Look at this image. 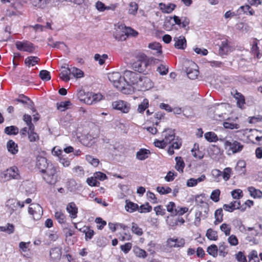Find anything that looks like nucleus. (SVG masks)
Segmentation results:
<instances>
[{
  "mask_svg": "<svg viewBox=\"0 0 262 262\" xmlns=\"http://www.w3.org/2000/svg\"><path fill=\"white\" fill-rule=\"evenodd\" d=\"M109 80L114 86L120 90L124 94H129L132 90L130 88L126 87L127 85L126 79L122 77L119 72H113L108 74Z\"/></svg>",
  "mask_w": 262,
  "mask_h": 262,
  "instance_id": "1",
  "label": "nucleus"
},
{
  "mask_svg": "<svg viewBox=\"0 0 262 262\" xmlns=\"http://www.w3.org/2000/svg\"><path fill=\"white\" fill-rule=\"evenodd\" d=\"M58 167L50 164L47 170L42 172L45 173L43 179L49 184L54 185L59 181V177L57 174Z\"/></svg>",
  "mask_w": 262,
  "mask_h": 262,
  "instance_id": "2",
  "label": "nucleus"
},
{
  "mask_svg": "<svg viewBox=\"0 0 262 262\" xmlns=\"http://www.w3.org/2000/svg\"><path fill=\"white\" fill-rule=\"evenodd\" d=\"M138 32L130 27H126L123 25L118 26V29L114 33V36L118 40L124 41L129 35L136 36Z\"/></svg>",
  "mask_w": 262,
  "mask_h": 262,
  "instance_id": "3",
  "label": "nucleus"
},
{
  "mask_svg": "<svg viewBox=\"0 0 262 262\" xmlns=\"http://www.w3.org/2000/svg\"><path fill=\"white\" fill-rule=\"evenodd\" d=\"M20 178L18 168L16 166H12L0 174V181L5 182L12 179L18 180Z\"/></svg>",
  "mask_w": 262,
  "mask_h": 262,
  "instance_id": "4",
  "label": "nucleus"
},
{
  "mask_svg": "<svg viewBox=\"0 0 262 262\" xmlns=\"http://www.w3.org/2000/svg\"><path fill=\"white\" fill-rule=\"evenodd\" d=\"M123 77L126 79L127 85L126 86L132 84H138L143 80L139 74L128 70L124 71Z\"/></svg>",
  "mask_w": 262,
  "mask_h": 262,
  "instance_id": "5",
  "label": "nucleus"
},
{
  "mask_svg": "<svg viewBox=\"0 0 262 262\" xmlns=\"http://www.w3.org/2000/svg\"><path fill=\"white\" fill-rule=\"evenodd\" d=\"M224 146L226 149L229 147L228 151H231L233 154L241 151L243 148V145L241 143L233 140L225 141Z\"/></svg>",
  "mask_w": 262,
  "mask_h": 262,
  "instance_id": "6",
  "label": "nucleus"
},
{
  "mask_svg": "<svg viewBox=\"0 0 262 262\" xmlns=\"http://www.w3.org/2000/svg\"><path fill=\"white\" fill-rule=\"evenodd\" d=\"M15 45L17 50L21 51L32 53L35 49L33 44L27 40L23 41H17L16 42Z\"/></svg>",
  "mask_w": 262,
  "mask_h": 262,
  "instance_id": "7",
  "label": "nucleus"
},
{
  "mask_svg": "<svg viewBox=\"0 0 262 262\" xmlns=\"http://www.w3.org/2000/svg\"><path fill=\"white\" fill-rule=\"evenodd\" d=\"M102 98L103 96L100 93H88L86 94L85 97H84V99L83 100L84 103L89 105H92L100 101Z\"/></svg>",
  "mask_w": 262,
  "mask_h": 262,
  "instance_id": "8",
  "label": "nucleus"
},
{
  "mask_svg": "<svg viewBox=\"0 0 262 262\" xmlns=\"http://www.w3.org/2000/svg\"><path fill=\"white\" fill-rule=\"evenodd\" d=\"M145 56L142 55L141 58L134 62L132 64L133 69L139 73L145 71L148 63L145 59Z\"/></svg>",
  "mask_w": 262,
  "mask_h": 262,
  "instance_id": "9",
  "label": "nucleus"
},
{
  "mask_svg": "<svg viewBox=\"0 0 262 262\" xmlns=\"http://www.w3.org/2000/svg\"><path fill=\"white\" fill-rule=\"evenodd\" d=\"M113 108L119 110L123 113H127L130 110V104L122 100H118L112 103Z\"/></svg>",
  "mask_w": 262,
  "mask_h": 262,
  "instance_id": "10",
  "label": "nucleus"
},
{
  "mask_svg": "<svg viewBox=\"0 0 262 262\" xmlns=\"http://www.w3.org/2000/svg\"><path fill=\"white\" fill-rule=\"evenodd\" d=\"M172 17L174 21V25H177L187 31L189 30L188 25L190 23V20L188 17L182 16L180 18L177 15H174Z\"/></svg>",
  "mask_w": 262,
  "mask_h": 262,
  "instance_id": "11",
  "label": "nucleus"
},
{
  "mask_svg": "<svg viewBox=\"0 0 262 262\" xmlns=\"http://www.w3.org/2000/svg\"><path fill=\"white\" fill-rule=\"evenodd\" d=\"M162 136L164 138L163 139L167 145L175 140L174 130L169 128L166 129L162 132Z\"/></svg>",
  "mask_w": 262,
  "mask_h": 262,
  "instance_id": "12",
  "label": "nucleus"
},
{
  "mask_svg": "<svg viewBox=\"0 0 262 262\" xmlns=\"http://www.w3.org/2000/svg\"><path fill=\"white\" fill-rule=\"evenodd\" d=\"M31 206L29 207V213L33 216L35 220H37L40 217V212H42L41 207L38 204H31Z\"/></svg>",
  "mask_w": 262,
  "mask_h": 262,
  "instance_id": "13",
  "label": "nucleus"
},
{
  "mask_svg": "<svg viewBox=\"0 0 262 262\" xmlns=\"http://www.w3.org/2000/svg\"><path fill=\"white\" fill-rule=\"evenodd\" d=\"M190 65L191 66V68H186V73L189 79H195L198 77L199 74V71L195 69L197 66L192 61H190Z\"/></svg>",
  "mask_w": 262,
  "mask_h": 262,
  "instance_id": "14",
  "label": "nucleus"
},
{
  "mask_svg": "<svg viewBox=\"0 0 262 262\" xmlns=\"http://www.w3.org/2000/svg\"><path fill=\"white\" fill-rule=\"evenodd\" d=\"M223 208L225 210L232 212L234 210L241 208V202L239 200H235L230 202L229 204H224Z\"/></svg>",
  "mask_w": 262,
  "mask_h": 262,
  "instance_id": "15",
  "label": "nucleus"
},
{
  "mask_svg": "<svg viewBox=\"0 0 262 262\" xmlns=\"http://www.w3.org/2000/svg\"><path fill=\"white\" fill-rule=\"evenodd\" d=\"M50 165L47 163L46 158L42 157L37 158L36 166L40 170L41 173L44 172Z\"/></svg>",
  "mask_w": 262,
  "mask_h": 262,
  "instance_id": "16",
  "label": "nucleus"
},
{
  "mask_svg": "<svg viewBox=\"0 0 262 262\" xmlns=\"http://www.w3.org/2000/svg\"><path fill=\"white\" fill-rule=\"evenodd\" d=\"M66 209L71 218L75 219L77 217L78 208L74 202L69 203L67 206Z\"/></svg>",
  "mask_w": 262,
  "mask_h": 262,
  "instance_id": "17",
  "label": "nucleus"
},
{
  "mask_svg": "<svg viewBox=\"0 0 262 262\" xmlns=\"http://www.w3.org/2000/svg\"><path fill=\"white\" fill-rule=\"evenodd\" d=\"M173 41H174V46L177 49H184L186 47V40L183 36L174 37Z\"/></svg>",
  "mask_w": 262,
  "mask_h": 262,
  "instance_id": "18",
  "label": "nucleus"
},
{
  "mask_svg": "<svg viewBox=\"0 0 262 262\" xmlns=\"http://www.w3.org/2000/svg\"><path fill=\"white\" fill-rule=\"evenodd\" d=\"M159 6L160 9L162 11L163 13L167 14L172 12V11L174 10L176 7V5L175 4L171 3L168 4V5H166L164 3H160L159 4Z\"/></svg>",
  "mask_w": 262,
  "mask_h": 262,
  "instance_id": "19",
  "label": "nucleus"
},
{
  "mask_svg": "<svg viewBox=\"0 0 262 262\" xmlns=\"http://www.w3.org/2000/svg\"><path fill=\"white\" fill-rule=\"evenodd\" d=\"M33 6L39 9H45L51 2V0H31Z\"/></svg>",
  "mask_w": 262,
  "mask_h": 262,
  "instance_id": "20",
  "label": "nucleus"
},
{
  "mask_svg": "<svg viewBox=\"0 0 262 262\" xmlns=\"http://www.w3.org/2000/svg\"><path fill=\"white\" fill-rule=\"evenodd\" d=\"M18 204H19V201L14 199H11L6 202V206L10 210L9 211L10 214H12L16 209Z\"/></svg>",
  "mask_w": 262,
  "mask_h": 262,
  "instance_id": "21",
  "label": "nucleus"
},
{
  "mask_svg": "<svg viewBox=\"0 0 262 262\" xmlns=\"http://www.w3.org/2000/svg\"><path fill=\"white\" fill-rule=\"evenodd\" d=\"M233 97L236 100L237 106L240 108H243L245 104L244 96L241 93L236 91Z\"/></svg>",
  "mask_w": 262,
  "mask_h": 262,
  "instance_id": "22",
  "label": "nucleus"
},
{
  "mask_svg": "<svg viewBox=\"0 0 262 262\" xmlns=\"http://www.w3.org/2000/svg\"><path fill=\"white\" fill-rule=\"evenodd\" d=\"M61 253V251L59 248H52L50 252V257L53 261H57L60 259Z\"/></svg>",
  "mask_w": 262,
  "mask_h": 262,
  "instance_id": "23",
  "label": "nucleus"
},
{
  "mask_svg": "<svg viewBox=\"0 0 262 262\" xmlns=\"http://www.w3.org/2000/svg\"><path fill=\"white\" fill-rule=\"evenodd\" d=\"M204 197V194L196 195L195 197V202L198 205H200L201 206L204 207L205 208L204 212L207 213L209 210V208L208 204L206 203L203 199Z\"/></svg>",
  "mask_w": 262,
  "mask_h": 262,
  "instance_id": "24",
  "label": "nucleus"
},
{
  "mask_svg": "<svg viewBox=\"0 0 262 262\" xmlns=\"http://www.w3.org/2000/svg\"><path fill=\"white\" fill-rule=\"evenodd\" d=\"M7 148L8 151L13 155L16 154L18 151L17 144L12 140H10L7 142Z\"/></svg>",
  "mask_w": 262,
  "mask_h": 262,
  "instance_id": "25",
  "label": "nucleus"
},
{
  "mask_svg": "<svg viewBox=\"0 0 262 262\" xmlns=\"http://www.w3.org/2000/svg\"><path fill=\"white\" fill-rule=\"evenodd\" d=\"M246 163L244 160H239L237 162L235 167V170L239 174H245L246 172Z\"/></svg>",
  "mask_w": 262,
  "mask_h": 262,
  "instance_id": "26",
  "label": "nucleus"
},
{
  "mask_svg": "<svg viewBox=\"0 0 262 262\" xmlns=\"http://www.w3.org/2000/svg\"><path fill=\"white\" fill-rule=\"evenodd\" d=\"M40 59L37 56H29L27 57L25 60V64L29 67L31 66H34L36 64L38 63Z\"/></svg>",
  "mask_w": 262,
  "mask_h": 262,
  "instance_id": "27",
  "label": "nucleus"
},
{
  "mask_svg": "<svg viewBox=\"0 0 262 262\" xmlns=\"http://www.w3.org/2000/svg\"><path fill=\"white\" fill-rule=\"evenodd\" d=\"M80 230L85 234L86 241L91 239L94 234V230L88 226L84 227L82 229H80Z\"/></svg>",
  "mask_w": 262,
  "mask_h": 262,
  "instance_id": "28",
  "label": "nucleus"
},
{
  "mask_svg": "<svg viewBox=\"0 0 262 262\" xmlns=\"http://www.w3.org/2000/svg\"><path fill=\"white\" fill-rule=\"evenodd\" d=\"M229 51V46H228L227 40L222 41L219 48V54L221 55H226Z\"/></svg>",
  "mask_w": 262,
  "mask_h": 262,
  "instance_id": "29",
  "label": "nucleus"
},
{
  "mask_svg": "<svg viewBox=\"0 0 262 262\" xmlns=\"http://www.w3.org/2000/svg\"><path fill=\"white\" fill-rule=\"evenodd\" d=\"M71 105L72 104L70 101H61L56 103V107L58 111L63 112L68 109Z\"/></svg>",
  "mask_w": 262,
  "mask_h": 262,
  "instance_id": "30",
  "label": "nucleus"
},
{
  "mask_svg": "<svg viewBox=\"0 0 262 262\" xmlns=\"http://www.w3.org/2000/svg\"><path fill=\"white\" fill-rule=\"evenodd\" d=\"M64 69L60 74V77L62 80L68 82L70 80V75L71 73V69L69 68L62 67Z\"/></svg>",
  "mask_w": 262,
  "mask_h": 262,
  "instance_id": "31",
  "label": "nucleus"
},
{
  "mask_svg": "<svg viewBox=\"0 0 262 262\" xmlns=\"http://www.w3.org/2000/svg\"><path fill=\"white\" fill-rule=\"evenodd\" d=\"M223 209L222 208H219L217 209L214 213V217H215V221L214 222V224L216 225L218 224L221 223L223 220Z\"/></svg>",
  "mask_w": 262,
  "mask_h": 262,
  "instance_id": "32",
  "label": "nucleus"
},
{
  "mask_svg": "<svg viewBox=\"0 0 262 262\" xmlns=\"http://www.w3.org/2000/svg\"><path fill=\"white\" fill-rule=\"evenodd\" d=\"M150 153L148 150L146 149H141L136 154V158L140 160H144L147 158L148 155Z\"/></svg>",
  "mask_w": 262,
  "mask_h": 262,
  "instance_id": "33",
  "label": "nucleus"
},
{
  "mask_svg": "<svg viewBox=\"0 0 262 262\" xmlns=\"http://www.w3.org/2000/svg\"><path fill=\"white\" fill-rule=\"evenodd\" d=\"M35 128H29L28 130V139L31 142H36L39 140V137L38 134L34 132Z\"/></svg>",
  "mask_w": 262,
  "mask_h": 262,
  "instance_id": "34",
  "label": "nucleus"
},
{
  "mask_svg": "<svg viewBox=\"0 0 262 262\" xmlns=\"http://www.w3.org/2000/svg\"><path fill=\"white\" fill-rule=\"evenodd\" d=\"M176 161V165L175 166V168L179 171L183 172V169L185 167V163L182 159V158L180 157H177L175 158Z\"/></svg>",
  "mask_w": 262,
  "mask_h": 262,
  "instance_id": "35",
  "label": "nucleus"
},
{
  "mask_svg": "<svg viewBox=\"0 0 262 262\" xmlns=\"http://www.w3.org/2000/svg\"><path fill=\"white\" fill-rule=\"evenodd\" d=\"M204 136L205 138L210 142H215L218 140V137L214 132H207L205 134Z\"/></svg>",
  "mask_w": 262,
  "mask_h": 262,
  "instance_id": "36",
  "label": "nucleus"
},
{
  "mask_svg": "<svg viewBox=\"0 0 262 262\" xmlns=\"http://www.w3.org/2000/svg\"><path fill=\"white\" fill-rule=\"evenodd\" d=\"M206 236L211 241H216L218 238L217 232L211 228L207 230Z\"/></svg>",
  "mask_w": 262,
  "mask_h": 262,
  "instance_id": "37",
  "label": "nucleus"
},
{
  "mask_svg": "<svg viewBox=\"0 0 262 262\" xmlns=\"http://www.w3.org/2000/svg\"><path fill=\"white\" fill-rule=\"evenodd\" d=\"M172 17L169 16L166 17L163 25V28L166 31H170L172 29L174 24L172 22Z\"/></svg>",
  "mask_w": 262,
  "mask_h": 262,
  "instance_id": "38",
  "label": "nucleus"
},
{
  "mask_svg": "<svg viewBox=\"0 0 262 262\" xmlns=\"http://www.w3.org/2000/svg\"><path fill=\"white\" fill-rule=\"evenodd\" d=\"M228 247V245L225 242L220 243L218 249L220 255L225 257L228 253L227 251H226Z\"/></svg>",
  "mask_w": 262,
  "mask_h": 262,
  "instance_id": "39",
  "label": "nucleus"
},
{
  "mask_svg": "<svg viewBox=\"0 0 262 262\" xmlns=\"http://www.w3.org/2000/svg\"><path fill=\"white\" fill-rule=\"evenodd\" d=\"M217 251L218 248L216 245H211L207 248V252L208 253L212 256L214 257H215L217 255Z\"/></svg>",
  "mask_w": 262,
  "mask_h": 262,
  "instance_id": "40",
  "label": "nucleus"
},
{
  "mask_svg": "<svg viewBox=\"0 0 262 262\" xmlns=\"http://www.w3.org/2000/svg\"><path fill=\"white\" fill-rule=\"evenodd\" d=\"M5 133L9 135H15L18 133V128L15 126H7L5 128Z\"/></svg>",
  "mask_w": 262,
  "mask_h": 262,
  "instance_id": "41",
  "label": "nucleus"
},
{
  "mask_svg": "<svg viewBox=\"0 0 262 262\" xmlns=\"http://www.w3.org/2000/svg\"><path fill=\"white\" fill-rule=\"evenodd\" d=\"M167 211L171 213V215H177V209L176 204L173 202H170L166 206Z\"/></svg>",
  "mask_w": 262,
  "mask_h": 262,
  "instance_id": "42",
  "label": "nucleus"
},
{
  "mask_svg": "<svg viewBox=\"0 0 262 262\" xmlns=\"http://www.w3.org/2000/svg\"><path fill=\"white\" fill-rule=\"evenodd\" d=\"M248 190L251 195L253 196L254 198H260L262 197V192L259 190L256 189L253 187H249Z\"/></svg>",
  "mask_w": 262,
  "mask_h": 262,
  "instance_id": "43",
  "label": "nucleus"
},
{
  "mask_svg": "<svg viewBox=\"0 0 262 262\" xmlns=\"http://www.w3.org/2000/svg\"><path fill=\"white\" fill-rule=\"evenodd\" d=\"M125 209L127 211L133 212L137 210H138V205L137 204L132 202H127L125 205Z\"/></svg>",
  "mask_w": 262,
  "mask_h": 262,
  "instance_id": "44",
  "label": "nucleus"
},
{
  "mask_svg": "<svg viewBox=\"0 0 262 262\" xmlns=\"http://www.w3.org/2000/svg\"><path fill=\"white\" fill-rule=\"evenodd\" d=\"M148 48L155 50L157 55H160L162 53L161 46L158 42L150 43L148 45Z\"/></svg>",
  "mask_w": 262,
  "mask_h": 262,
  "instance_id": "45",
  "label": "nucleus"
},
{
  "mask_svg": "<svg viewBox=\"0 0 262 262\" xmlns=\"http://www.w3.org/2000/svg\"><path fill=\"white\" fill-rule=\"evenodd\" d=\"M152 207L149 205L148 203H146L145 204L142 205L138 207V211L140 213L149 212L151 211Z\"/></svg>",
  "mask_w": 262,
  "mask_h": 262,
  "instance_id": "46",
  "label": "nucleus"
},
{
  "mask_svg": "<svg viewBox=\"0 0 262 262\" xmlns=\"http://www.w3.org/2000/svg\"><path fill=\"white\" fill-rule=\"evenodd\" d=\"M94 58L95 60L98 61L99 64L102 65L104 63L105 60L108 58V56L105 54L102 55L99 54H96Z\"/></svg>",
  "mask_w": 262,
  "mask_h": 262,
  "instance_id": "47",
  "label": "nucleus"
},
{
  "mask_svg": "<svg viewBox=\"0 0 262 262\" xmlns=\"http://www.w3.org/2000/svg\"><path fill=\"white\" fill-rule=\"evenodd\" d=\"M148 106V100L144 99L143 101L138 105L137 111L139 113H143Z\"/></svg>",
  "mask_w": 262,
  "mask_h": 262,
  "instance_id": "48",
  "label": "nucleus"
},
{
  "mask_svg": "<svg viewBox=\"0 0 262 262\" xmlns=\"http://www.w3.org/2000/svg\"><path fill=\"white\" fill-rule=\"evenodd\" d=\"M157 191L162 195L167 194L170 193L172 191L169 187L158 186L156 188Z\"/></svg>",
  "mask_w": 262,
  "mask_h": 262,
  "instance_id": "49",
  "label": "nucleus"
},
{
  "mask_svg": "<svg viewBox=\"0 0 262 262\" xmlns=\"http://www.w3.org/2000/svg\"><path fill=\"white\" fill-rule=\"evenodd\" d=\"M134 252L135 255L139 257L145 258L147 256L146 251L139 247L134 248Z\"/></svg>",
  "mask_w": 262,
  "mask_h": 262,
  "instance_id": "50",
  "label": "nucleus"
},
{
  "mask_svg": "<svg viewBox=\"0 0 262 262\" xmlns=\"http://www.w3.org/2000/svg\"><path fill=\"white\" fill-rule=\"evenodd\" d=\"M71 73L75 77L81 78L83 76V72L75 67L71 69Z\"/></svg>",
  "mask_w": 262,
  "mask_h": 262,
  "instance_id": "51",
  "label": "nucleus"
},
{
  "mask_svg": "<svg viewBox=\"0 0 262 262\" xmlns=\"http://www.w3.org/2000/svg\"><path fill=\"white\" fill-rule=\"evenodd\" d=\"M23 120L26 122V124L29 128H35L34 125L32 123V118L30 115L25 114L23 116Z\"/></svg>",
  "mask_w": 262,
  "mask_h": 262,
  "instance_id": "52",
  "label": "nucleus"
},
{
  "mask_svg": "<svg viewBox=\"0 0 262 262\" xmlns=\"http://www.w3.org/2000/svg\"><path fill=\"white\" fill-rule=\"evenodd\" d=\"M39 77L42 80L48 81L51 79L50 72L47 70H41L39 72Z\"/></svg>",
  "mask_w": 262,
  "mask_h": 262,
  "instance_id": "53",
  "label": "nucleus"
},
{
  "mask_svg": "<svg viewBox=\"0 0 262 262\" xmlns=\"http://www.w3.org/2000/svg\"><path fill=\"white\" fill-rule=\"evenodd\" d=\"M220 190L218 189L214 190L211 193L210 199L214 202L220 200Z\"/></svg>",
  "mask_w": 262,
  "mask_h": 262,
  "instance_id": "54",
  "label": "nucleus"
},
{
  "mask_svg": "<svg viewBox=\"0 0 262 262\" xmlns=\"http://www.w3.org/2000/svg\"><path fill=\"white\" fill-rule=\"evenodd\" d=\"M132 231L134 233L138 236H141L143 234L142 229L139 228L135 223H132Z\"/></svg>",
  "mask_w": 262,
  "mask_h": 262,
  "instance_id": "55",
  "label": "nucleus"
},
{
  "mask_svg": "<svg viewBox=\"0 0 262 262\" xmlns=\"http://www.w3.org/2000/svg\"><path fill=\"white\" fill-rule=\"evenodd\" d=\"M48 46L54 48H59L60 45H63L66 47V45L63 42L56 41L54 42L52 38H49L48 39Z\"/></svg>",
  "mask_w": 262,
  "mask_h": 262,
  "instance_id": "56",
  "label": "nucleus"
},
{
  "mask_svg": "<svg viewBox=\"0 0 262 262\" xmlns=\"http://www.w3.org/2000/svg\"><path fill=\"white\" fill-rule=\"evenodd\" d=\"M55 217L60 224L65 222L66 216L61 211H57L55 213Z\"/></svg>",
  "mask_w": 262,
  "mask_h": 262,
  "instance_id": "57",
  "label": "nucleus"
},
{
  "mask_svg": "<svg viewBox=\"0 0 262 262\" xmlns=\"http://www.w3.org/2000/svg\"><path fill=\"white\" fill-rule=\"evenodd\" d=\"M221 230L224 232L226 236H228L230 234L231 227L229 224L224 223L220 226Z\"/></svg>",
  "mask_w": 262,
  "mask_h": 262,
  "instance_id": "58",
  "label": "nucleus"
},
{
  "mask_svg": "<svg viewBox=\"0 0 262 262\" xmlns=\"http://www.w3.org/2000/svg\"><path fill=\"white\" fill-rule=\"evenodd\" d=\"M86 160L94 166H97L99 164V161L98 159L94 158L90 155H86L85 157Z\"/></svg>",
  "mask_w": 262,
  "mask_h": 262,
  "instance_id": "59",
  "label": "nucleus"
},
{
  "mask_svg": "<svg viewBox=\"0 0 262 262\" xmlns=\"http://www.w3.org/2000/svg\"><path fill=\"white\" fill-rule=\"evenodd\" d=\"M138 9V5L135 2H131L129 3V9L128 13L130 14L135 15Z\"/></svg>",
  "mask_w": 262,
  "mask_h": 262,
  "instance_id": "60",
  "label": "nucleus"
},
{
  "mask_svg": "<svg viewBox=\"0 0 262 262\" xmlns=\"http://www.w3.org/2000/svg\"><path fill=\"white\" fill-rule=\"evenodd\" d=\"M231 195L233 199L238 200L243 195V191L239 189H235L231 192Z\"/></svg>",
  "mask_w": 262,
  "mask_h": 262,
  "instance_id": "61",
  "label": "nucleus"
},
{
  "mask_svg": "<svg viewBox=\"0 0 262 262\" xmlns=\"http://www.w3.org/2000/svg\"><path fill=\"white\" fill-rule=\"evenodd\" d=\"M157 71L161 75H165L168 72V67L164 64H161L157 68Z\"/></svg>",
  "mask_w": 262,
  "mask_h": 262,
  "instance_id": "62",
  "label": "nucleus"
},
{
  "mask_svg": "<svg viewBox=\"0 0 262 262\" xmlns=\"http://www.w3.org/2000/svg\"><path fill=\"white\" fill-rule=\"evenodd\" d=\"M1 230L11 234L14 231V226L12 224H8L7 226L0 227Z\"/></svg>",
  "mask_w": 262,
  "mask_h": 262,
  "instance_id": "63",
  "label": "nucleus"
},
{
  "mask_svg": "<svg viewBox=\"0 0 262 262\" xmlns=\"http://www.w3.org/2000/svg\"><path fill=\"white\" fill-rule=\"evenodd\" d=\"M223 126L225 128L227 129H238L239 128V125L238 124L231 123L229 122H225L223 123Z\"/></svg>",
  "mask_w": 262,
  "mask_h": 262,
  "instance_id": "64",
  "label": "nucleus"
}]
</instances>
